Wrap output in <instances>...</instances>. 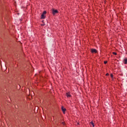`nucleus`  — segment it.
Returning <instances> with one entry per match:
<instances>
[{
	"mask_svg": "<svg viewBox=\"0 0 127 127\" xmlns=\"http://www.w3.org/2000/svg\"><path fill=\"white\" fill-rule=\"evenodd\" d=\"M90 125H91V126H92L93 127H95V125H94V123H93V122H91L90 123Z\"/></svg>",
	"mask_w": 127,
	"mask_h": 127,
	"instance_id": "423d86ee",
	"label": "nucleus"
},
{
	"mask_svg": "<svg viewBox=\"0 0 127 127\" xmlns=\"http://www.w3.org/2000/svg\"><path fill=\"white\" fill-rule=\"evenodd\" d=\"M107 63H108V62H107V61H105V62H104V64H107Z\"/></svg>",
	"mask_w": 127,
	"mask_h": 127,
	"instance_id": "9d476101",
	"label": "nucleus"
},
{
	"mask_svg": "<svg viewBox=\"0 0 127 127\" xmlns=\"http://www.w3.org/2000/svg\"><path fill=\"white\" fill-rule=\"evenodd\" d=\"M91 52L92 53H97V50H96L95 49H92L91 50Z\"/></svg>",
	"mask_w": 127,
	"mask_h": 127,
	"instance_id": "7ed1b4c3",
	"label": "nucleus"
},
{
	"mask_svg": "<svg viewBox=\"0 0 127 127\" xmlns=\"http://www.w3.org/2000/svg\"><path fill=\"white\" fill-rule=\"evenodd\" d=\"M113 54H114V55H117V53H116V52H113Z\"/></svg>",
	"mask_w": 127,
	"mask_h": 127,
	"instance_id": "1a4fd4ad",
	"label": "nucleus"
},
{
	"mask_svg": "<svg viewBox=\"0 0 127 127\" xmlns=\"http://www.w3.org/2000/svg\"><path fill=\"white\" fill-rule=\"evenodd\" d=\"M110 76H111V78H114V75H113V74L111 73Z\"/></svg>",
	"mask_w": 127,
	"mask_h": 127,
	"instance_id": "6e6552de",
	"label": "nucleus"
},
{
	"mask_svg": "<svg viewBox=\"0 0 127 127\" xmlns=\"http://www.w3.org/2000/svg\"><path fill=\"white\" fill-rule=\"evenodd\" d=\"M46 11H44L41 15V18L42 19H44V18H45V14H46Z\"/></svg>",
	"mask_w": 127,
	"mask_h": 127,
	"instance_id": "f257e3e1",
	"label": "nucleus"
},
{
	"mask_svg": "<svg viewBox=\"0 0 127 127\" xmlns=\"http://www.w3.org/2000/svg\"><path fill=\"white\" fill-rule=\"evenodd\" d=\"M52 11H53V14H54V15L55 14H56V13H58V10H55L54 9H53Z\"/></svg>",
	"mask_w": 127,
	"mask_h": 127,
	"instance_id": "f03ea898",
	"label": "nucleus"
},
{
	"mask_svg": "<svg viewBox=\"0 0 127 127\" xmlns=\"http://www.w3.org/2000/svg\"><path fill=\"white\" fill-rule=\"evenodd\" d=\"M106 75V76H109V73H107Z\"/></svg>",
	"mask_w": 127,
	"mask_h": 127,
	"instance_id": "9b49d317",
	"label": "nucleus"
},
{
	"mask_svg": "<svg viewBox=\"0 0 127 127\" xmlns=\"http://www.w3.org/2000/svg\"><path fill=\"white\" fill-rule=\"evenodd\" d=\"M62 110L64 114H65V112H66V109L64 108V107H62Z\"/></svg>",
	"mask_w": 127,
	"mask_h": 127,
	"instance_id": "39448f33",
	"label": "nucleus"
},
{
	"mask_svg": "<svg viewBox=\"0 0 127 127\" xmlns=\"http://www.w3.org/2000/svg\"><path fill=\"white\" fill-rule=\"evenodd\" d=\"M124 63L125 64H127V59L124 60Z\"/></svg>",
	"mask_w": 127,
	"mask_h": 127,
	"instance_id": "0eeeda50",
	"label": "nucleus"
},
{
	"mask_svg": "<svg viewBox=\"0 0 127 127\" xmlns=\"http://www.w3.org/2000/svg\"><path fill=\"white\" fill-rule=\"evenodd\" d=\"M66 96L67 98H70V97H71V94H70V92L66 93Z\"/></svg>",
	"mask_w": 127,
	"mask_h": 127,
	"instance_id": "20e7f679",
	"label": "nucleus"
},
{
	"mask_svg": "<svg viewBox=\"0 0 127 127\" xmlns=\"http://www.w3.org/2000/svg\"><path fill=\"white\" fill-rule=\"evenodd\" d=\"M62 124H63V125H64V122H63Z\"/></svg>",
	"mask_w": 127,
	"mask_h": 127,
	"instance_id": "f8f14e48",
	"label": "nucleus"
}]
</instances>
